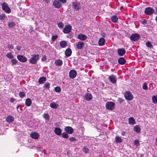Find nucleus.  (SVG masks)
Segmentation results:
<instances>
[{"instance_id":"nucleus-1","label":"nucleus","mask_w":157,"mask_h":157,"mask_svg":"<svg viewBox=\"0 0 157 157\" xmlns=\"http://www.w3.org/2000/svg\"><path fill=\"white\" fill-rule=\"evenodd\" d=\"M31 56V58L29 60V62L32 64L36 63L37 61L39 59V55L38 54H33Z\"/></svg>"},{"instance_id":"nucleus-2","label":"nucleus","mask_w":157,"mask_h":157,"mask_svg":"<svg viewBox=\"0 0 157 157\" xmlns=\"http://www.w3.org/2000/svg\"><path fill=\"white\" fill-rule=\"evenodd\" d=\"M115 104L112 101L107 102L105 105L106 108L108 110H113L114 108Z\"/></svg>"},{"instance_id":"nucleus-3","label":"nucleus","mask_w":157,"mask_h":157,"mask_svg":"<svg viewBox=\"0 0 157 157\" xmlns=\"http://www.w3.org/2000/svg\"><path fill=\"white\" fill-rule=\"evenodd\" d=\"M140 37V35L137 33L132 34L130 37L132 41H137Z\"/></svg>"},{"instance_id":"nucleus-4","label":"nucleus","mask_w":157,"mask_h":157,"mask_svg":"<svg viewBox=\"0 0 157 157\" xmlns=\"http://www.w3.org/2000/svg\"><path fill=\"white\" fill-rule=\"evenodd\" d=\"M2 8L3 10H4L7 13H9L11 12V10L8 6L6 2H4L2 5Z\"/></svg>"},{"instance_id":"nucleus-5","label":"nucleus","mask_w":157,"mask_h":157,"mask_svg":"<svg viewBox=\"0 0 157 157\" xmlns=\"http://www.w3.org/2000/svg\"><path fill=\"white\" fill-rule=\"evenodd\" d=\"M124 97L128 101L132 100L133 98V96L130 92L127 91L125 92L124 94Z\"/></svg>"},{"instance_id":"nucleus-6","label":"nucleus","mask_w":157,"mask_h":157,"mask_svg":"<svg viewBox=\"0 0 157 157\" xmlns=\"http://www.w3.org/2000/svg\"><path fill=\"white\" fill-rule=\"evenodd\" d=\"M72 27L69 25H66L63 29V32L65 34L69 33L71 31Z\"/></svg>"},{"instance_id":"nucleus-7","label":"nucleus","mask_w":157,"mask_h":157,"mask_svg":"<svg viewBox=\"0 0 157 157\" xmlns=\"http://www.w3.org/2000/svg\"><path fill=\"white\" fill-rule=\"evenodd\" d=\"M80 5L79 2L76 1L72 3V7L73 9L76 10H79L80 8Z\"/></svg>"},{"instance_id":"nucleus-8","label":"nucleus","mask_w":157,"mask_h":157,"mask_svg":"<svg viewBox=\"0 0 157 157\" xmlns=\"http://www.w3.org/2000/svg\"><path fill=\"white\" fill-rule=\"evenodd\" d=\"M53 4L56 8L57 9L60 8L62 6V4L59 0H55Z\"/></svg>"},{"instance_id":"nucleus-9","label":"nucleus","mask_w":157,"mask_h":157,"mask_svg":"<svg viewBox=\"0 0 157 157\" xmlns=\"http://www.w3.org/2000/svg\"><path fill=\"white\" fill-rule=\"evenodd\" d=\"M108 79L109 81L112 83L114 84L116 83L117 79H116V76L115 75H110Z\"/></svg>"},{"instance_id":"nucleus-10","label":"nucleus","mask_w":157,"mask_h":157,"mask_svg":"<svg viewBox=\"0 0 157 157\" xmlns=\"http://www.w3.org/2000/svg\"><path fill=\"white\" fill-rule=\"evenodd\" d=\"M17 59L21 62H25L27 61V58L22 55H18L17 56Z\"/></svg>"},{"instance_id":"nucleus-11","label":"nucleus","mask_w":157,"mask_h":157,"mask_svg":"<svg viewBox=\"0 0 157 157\" xmlns=\"http://www.w3.org/2000/svg\"><path fill=\"white\" fill-rule=\"evenodd\" d=\"M76 48L78 49H82L84 46V43L83 42L79 41L75 43Z\"/></svg>"},{"instance_id":"nucleus-12","label":"nucleus","mask_w":157,"mask_h":157,"mask_svg":"<svg viewBox=\"0 0 157 157\" xmlns=\"http://www.w3.org/2000/svg\"><path fill=\"white\" fill-rule=\"evenodd\" d=\"M117 53L119 56H122L125 54L126 51L124 48H118L117 49Z\"/></svg>"},{"instance_id":"nucleus-13","label":"nucleus","mask_w":157,"mask_h":157,"mask_svg":"<svg viewBox=\"0 0 157 157\" xmlns=\"http://www.w3.org/2000/svg\"><path fill=\"white\" fill-rule=\"evenodd\" d=\"M77 75V72L74 70H71L69 73V77L72 78H75Z\"/></svg>"},{"instance_id":"nucleus-14","label":"nucleus","mask_w":157,"mask_h":157,"mask_svg":"<svg viewBox=\"0 0 157 157\" xmlns=\"http://www.w3.org/2000/svg\"><path fill=\"white\" fill-rule=\"evenodd\" d=\"M64 130L66 132L69 134H72L74 132L73 129L70 126L66 127Z\"/></svg>"},{"instance_id":"nucleus-15","label":"nucleus","mask_w":157,"mask_h":157,"mask_svg":"<svg viewBox=\"0 0 157 157\" xmlns=\"http://www.w3.org/2000/svg\"><path fill=\"white\" fill-rule=\"evenodd\" d=\"M30 136L33 139L37 140L39 137V134L36 132H32L30 134Z\"/></svg>"},{"instance_id":"nucleus-16","label":"nucleus","mask_w":157,"mask_h":157,"mask_svg":"<svg viewBox=\"0 0 157 157\" xmlns=\"http://www.w3.org/2000/svg\"><path fill=\"white\" fill-rule=\"evenodd\" d=\"M85 96V99L88 101L91 100L93 98L92 95L90 93H86Z\"/></svg>"},{"instance_id":"nucleus-17","label":"nucleus","mask_w":157,"mask_h":157,"mask_svg":"<svg viewBox=\"0 0 157 157\" xmlns=\"http://www.w3.org/2000/svg\"><path fill=\"white\" fill-rule=\"evenodd\" d=\"M87 36L82 34H78L77 36V38L81 40H84L87 38Z\"/></svg>"},{"instance_id":"nucleus-18","label":"nucleus","mask_w":157,"mask_h":157,"mask_svg":"<svg viewBox=\"0 0 157 157\" xmlns=\"http://www.w3.org/2000/svg\"><path fill=\"white\" fill-rule=\"evenodd\" d=\"M118 63L121 65H124L126 62L125 59L123 57H120L118 59Z\"/></svg>"},{"instance_id":"nucleus-19","label":"nucleus","mask_w":157,"mask_h":157,"mask_svg":"<svg viewBox=\"0 0 157 157\" xmlns=\"http://www.w3.org/2000/svg\"><path fill=\"white\" fill-rule=\"evenodd\" d=\"M54 132L58 136L62 134V130L59 128H55Z\"/></svg>"},{"instance_id":"nucleus-20","label":"nucleus","mask_w":157,"mask_h":157,"mask_svg":"<svg viewBox=\"0 0 157 157\" xmlns=\"http://www.w3.org/2000/svg\"><path fill=\"white\" fill-rule=\"evenodd\" d=\"M105 40L103 37L100 38L98 40V44L99 46H101L105 45Z\"/></svg>"},{"instance_id":"nucleus-21","label":"nucleus","mask_w":157,"mask_h":157,"mask_svg":"<svg viewBox=\"0 0 157 157\" xmlns=\"http://www.w3.org/2000/svg\"><path fill=\"white\" fill-rule=\"evenodd\" d=\"M65 55L67 57L70 56L72 54V51L70 48H67L65 51Z\"/></svg>"},{"instance_id":"nucleus-22","label":"nucleus","mask_w":157,"mask_h":157,"mask_svg":"<svg viewBox=\"0 0 157 157\" xmlns=\"http://www.w3.org/2000/svg\"><path fill=\"white\" fill-rule=\"evenodd\" d=\"M128 122L129 124L134 125L136 124V121L133 117H131L128 118Z\"/></svg>"},{"instance_id":"nucleus-23","label":"nucleus","mask_w":157,"mask_h":157,"mask_svg":"<svg viewBox=\"0 0 157 157\" xmlns=\"http://www.w3.org/2000/svg\"><path fill=\"white\" fill-rule=\"evenodd\" d=\"M63 61L60 59H57L55 61V63L56 66L59 67L63 64Z\"/></svg>"},{"instance_id":"nucleus-24","label":"nucleus","mask_w":157,"mask_h":157,"mask_svg":"<svg viewBox=\"0 0 157 157\" xmlns=\"http://www.w3.org/2000/svg\"><path fill=\"white\" fill-rule=\"evenodd\" d=\"M60 45L61 48H64L67 45L66 41L65 40H62L60 42Z\"/></svg>"},{"instance_id":"nucleus-25","label":"nucleus","mask_w":157,"mask_h":157,"mask_svg":"<svg viewBox=\"0 0 157 157\" xmlns=\"http://www.w3.org/2000/svg\"><path fill=\"white\" fill-rule=\"evenodd\" d=\"M14 120V118L13 117L11 116H7L6 118V121L8 123L11 122Z\"/></svg>"},{"instance_id":"nucleus-26","label":"nucleus","mask_w":157,"mask_h":157,"mask_svg":"<svg viewBox=\"0 0 157 157\" xmlns=\"http://www.w3.org/2000/svg\"><path fill=\"white\" fill-rule=\"evenodd\" d=\"M46 78L44 77H42L40 78L38 80V82L39 84H43L46 81Z\"/></svg>"},{"instance_id":"nucleus-27","label":"nucleus","mask_w":157,"mask_h":157,"mask_svg":"<svg viewBox=\"0 0 157 157\" xmlns=\"http://www.w3.org/2000/svg\"><path fill=\"white\" fill-rule=\"evenodd\" d=\"M25 103L27 106H30L32 103L31 99L29 98H27L25 100Z\"/></svg>"},{"instance_id":"nucleus-28","label":"nucleus","mask_w":157,"mask_h":157,"mask_svg":"<svg viewBox=\"0 0 157 157\" xmlns=\"http://www.w3.org/2000/svg\"><path fill=\"white\" fill-rule=\"evenodd\" d=\"M111 20L113 22L116 23L118 21V17L116 15H114L111 17Z\"/></svg>"},{"instance_id":"nucleus-29","label":"nucleus","mask_w":157,"mask_h":157,"mask_svg":"<svg viewBox=\"0 0 157 157\" xmlns=\"http://www.w3.org/2000/svg\"><path fill=\"white\" fill-rule=\"evenodd\" d=\"M58 104L55 103V102H52L50 104V106L52 108L56 109L58 106Z\"/></svg>"},{"instance_id":"nucleus-30","label":"nucleus","mask_w":157,"mask_h":157,"mask_svg":"<svg viewBox=\"0 0 157 157\" xmlns=\"http://www.w3.org/2000/svg\"><path fill=\"white\" fill-rule=\"evenodd\" d=\"M7 25L10 28H12L15 25V23L14 21L10 22H8Z\"/></svg>"},{"instance_id":"nucleus-31","label":"nucleus","mask_w":157,"mask_h":157,"mask_svg":"<svg viewBox=\"0 0 157 157\" xmlns=\"http://www.w3.org/2000/svg\"><path fill=\"white\" fill-rule=\"evenodd\" d=\"M134 130L137 133H139L140 131V128L138 125L135 126L134 128Z\"/></svg>"},{"instance_id":"nucleus-32","label":"nucleus","mask_w":157,"mask_h":157,"mask_svg":"<svg viewBox=\"0 0 157 157\" xmlns=\"http://www.w3.org/2000/svg\"><path fill=\"white\" fill-rule=\"evenodd\" d=\"M115 140L116 143H120L122 141V139L120 137L118 136H116L115 137Z\"/></svg>"},{"instance_id":"nucleus-33","label":"nucleus","mask_w":157,"mask_h":157,"mask_svg":"<svg viewBox=\"0 0 157 157\" xmlns=\"http://www.w3.org/2000/svg\"><path fill=\"white\" fill-rule=\"evenodd\" d=\"M61 135H62V137L64 138L67 139L69 137L68 133L66 132H63Z\"/></svg>"},{"instance_id":"nucleus-34","label":"nucleus","mask_w":157,"mask_h":157,"mask_svg":"<svg viewBox=\"0 0 157 157\" xmlns=\"http://www.w3.org/2000/svg\"><path fill=\"white\" fill-rule=\"evenodd\" d=\"M83 151L85 154H88L89 153V150L86 147H84L82 149Z\"/></svg>"},{"instance_id":"nucleus-35","label":"nucleus","mask_w":157,"mask_h":157,"mask_svg":"<svg viewBox=\"0 0 157 157\" xmlns=\"http://www.w3.org/2000/svg\"><path fill=\"white\" fill-rule=\"evenodd\" d=\"M154 12L152 8L150 7H148V15H151Z\"/></svg>"},{"instance_id":"nucleus-36","label":"nucleus","mask_w":157,"mask_h":157,"mask_svg":"<svg viewBox=\"0 0 157 157\" xmlns=\"http://www.w3.org/2000/svg\"><path fill=\"white\" fill-rule=\"evenodd\" d=\"M19 95L20 97L21 98H23L24 97H25L26 96L25 92H20L19 93Z\"/></svg>"},{"instance_id":"nucleus-37","label":"nucleus","mask_w":157,"mask_h":157,"mask_svg":"<svg viewBox=\"0 0 157 157\" xmlns=\"http://www.w3.org/2000/svg\"><path fill=\"white\" fill-rule=\"evenodd\" d=\"M152 101L154 103H157V95H154L152 98Z\"/></svg>"},{"instance_id":"nucleus-38","label":"nucleus","mask_w":157,"mask_h":157,"mask_svg":"<svg viewBox=\"0 0 157 157\" xmlns=\"http://www.w3.org/2000/svg\"><path fill=\"white\" fill-rule=\"evenodd\" d=\"M6 56L10 59H13V56L12 55L11 52H8L6 55Z\"/></svg>"},{"instance_id":"nucleus-39","label":"nucleus","mask_w":157,"mask_h":157,"mask_svg":"<svg viewBox=\"0 0 157 157\" xmlns=\"http://www.w3.org/2000/svg\"><path fill=\"white\" fill-rule=\"evenodd\" d=\"M43 117L46 120H49V116L48 113H44L43 115Z\"/></svg>"},{"instance_id":"nucleus-40","label":"nucleus","mask_w":157,"mask_h":157,"mask_svg":"<svg viewBox=\"0 0 157 157\" xmlns=\"http://www.w3.org/2000/svg\"><path fill=\"white\" fill-rule=\"evenodd\" d=\"M57 25L58 27L61 29H62L63 28L64 26L62 22H59L58 23Z\"/></svg>"},{"instance_id":"nucleus-41","label":"nucleus","mask_w":157,"mask_h":157,"mask_svg":"<svg viewBox=\"0 0 157 157\" xmlns=\"http://www.w3.org/2000/svg\"><path fill=\"white\" fill-rule=\"evenodd\" d=\"M11 62L12 63V65H16L18 63V61L16 59H13L11 60Z\"/></svg>"},{"instance_id":"nucleus-42","label":"nucleus","mask_w":157,"mask_h":157,"mask_svg":"<svg viewBox=\"0 0 157 157\" xmlns=\"http://www.w3.org/2000/svg\"><path fill=\"white\" fill-rule=\"evenodd\" d=\"M50 83L49 82L46 83L44 86V88H48L49 89L50 87Z\"/></svg>"},{"instance_id":"nucleus-43","label":"nucleus","mask_w":157,"mask_h":157,"mask_svg":"<svg viewBox=\"0 0 157 157\" xmlns=\"http://www.w3.org/2000/svg\"><path fill=\"white\" fill-rule=\"evenodd\" d=\"M134 144L136 146H140V143L139 141L137 140H136L134 141Z\"/></svg>"},{"instance_id":"nucleus-44","label":"nucleus","mask_w":157,"mask_h":157,"mask_svg":"<svg viewBox=\"0 0 157 157\" xmlns=\"http://www.w3.org/2000/svg\"><path fill=\"white\" fill-rule=\"evenodd\" d=\"M141 22L142 25V26H144L147 24V21L145 19H143L141 21Z\"/></svg>"},{"instance_id":"nucleus-45","label":"nucleus","mask_w":157,"mask_h":157,"mask_svg":"<svg viewBox=\"0 0 157 157\" xmlns=\"http://www.w3.org/2000/svg\"><path fill=\"white\" fill-rule=\"evenodd\" d=\"M58 36L56 35H52V40L53 41H55L58 38Z\"/></svg>"},{"instance_id":"nucleus-46","label":"nucleus","mask_w":157,"mask_h":157,"mask_svg":"<svg viewBox=\"0 0 157 157\" xmlns=\"http://www.w3.org/2000/svg\"><path fill=\"white\" fill-rule=\"evenodd\" d=\"M55 90L56 92H59L61 91V89L59 87L56 86L55 88Z\"/></svg>"},{"instance_id":"nucleus-47","label":"nucleus","mask_w":157,"mask_h":157,"mask_svg":"<svg viewBox=\"0 0 157 157\" xmlns=\"http://www.w3.org/2000/svg\"><path fill=\"white\" fill-rule=\"evenodd\" d=\"M69 140L70 142L74 141L76 140L75 137L73 136L70 137L69 138Z\"/></svg>"},{"instance_id":"nucleus-48","label":"nucleus","mask_w":157,"mask_h":157,"mask_svg":"<svg viewBox=\"0 0 157 157\" xmlns=\"http://www.w3.org/2000/svg\"><path fill=\"white\" fill-rule=\"evenodd\" d=\"M7 48L9 49H13L14 48L13 46L10 44H9L7 45Z\"/></svg>"},{"instance_id":"nucleus-49","label":"nucleus","mask_w":157,"mask_h":157,"mask_svg":"<svg viewBox=\"0 0 157 157\" xmlns=\"http://www.w3.org/2000/svg\"><path fill=\"white\" fill-rule=\"evenodd\" d=\"M6 15L5 14H3L0 15V20H4Z\"/></svg>"},{"instance_id":"nucleus-50","label":"nucleus","mask_w":157,"mask_h":157,"mask_svg":"<svg viewBox=\"0 0 157 157\" xmlns=\"http://www.w3.org/2000/svg\"><path fill=\"white\" fill-rule=\"evenodd\" d=\"M147 83L146 82L144 83L143 86V88L145 90L147 89Z\"/></svg>"},{"instance_id":"nucleus-51","label":"nucleus","mask_w":157,"mask_h":157,"mask_svg":"<svg viewBox=\"0 0 157 157\" xmlns=\"http://www.w3.org/2000/svg\"><path fill=\"white\" fill-rule=\"evenodd\" d=\"M117 101L120 103H122L124 101V100L121 98H119L117 99Z\"/></svg>"},{"instance_id":"nucleus-52","label":"nucleus","mask_w":157,"mask_h":157,"mask_svg":"<svg viewBox=\"0 0 157 157\" xmlns=\"http://www.w3.org/2000/svg\"><path fill=\"white\" fill-rule=\"evenodd\" d=\"M153 45L151 44V42L148 41V48H151L152 47Z\"/></svg>"},{"instance_id":"nucleus-53","label":"nucleus","mask_w":157,"mask_h":157,"mask_svg":"<svg viewBox=\"0 0 157 157\" xmlns=\"http://www.w3.org/2000/svg\"><path fill=\"white\" fill-rule=\"evenodd\" d=\"M47 60V57L45 55L43 56V57L41 59L42 61H45Z\"/></svg>"},{"instance_id":"nucleus-54","label":"nucleus","mask_w":157,"mask_h":157,"mask_svg":"<svg viewBox=\"0 0 157 157\" xmlns=\"http://www.w3.org/2000/svg\"><path fill=\"white\" fill-rule=\"evenodd\" d=\"M15 101V99L13 98H11L10 99V101L11 103H13Z\"/></svg>"},{"instance_id":"nucleus-55","label":"nucleus","mask_w":157,"mask_h":157,"mask_svg":"<svg viewBox=\"0 0 157 157\" xmlns=\"http://www.w3.org/2000/svg\"><path fill=\"white\" fill-rule=\"evenodd\" d=\"M21 47L20 46H17L16 47V49L17 50V51L20 50H21Z\"/></svg>"},{"instance_id":"nucleus-56","label":"nucleus","mask_w":157,"mask_h":157,"mask_svg":"<svg viewBox=\"0 0 157 157\" xmlns=\"http://www.w3.org/2000/svg\"><path fill=\"white\" fill-rule=\"evenodd\" d=\"M60 1V2L62 3H66L67 1V0H59Z\"/></svg>"},{"instance_id":"nucleus-57","label":"nucleus","mask_w":157,"mask_h":157,"mask_svg":"<svg viewBox=\"0 0 157 157\" xmlns=\"http://www.w3.org/2000/svg\"><path fill=\"white\" fill-rule=\"evenodd\" d=\"M126 133L124 132H122L121 133V134L123 136H124L125 135Z\"/></svg>"},{"instance_id":"nucleus-58","label":"nucleus","mask_w":157,"mask_h":157,"mask_svg":"<svg viewBox=\"0 0 157 157\" xmlns=\"http://www.w3.org/2000/svg\"><path fill=\"white\" fill-rule=\"evenodd\" d=\"M144 13L146 14H147V8H146L144 11Z\"/></svg>"},{"instance_id":"nucleus-59","label":"nucleus","mask_w":157,"mask_h":157,"mask_svg":"<svg viewBox=\"0 0 157 157\" xmlns=\"http://www.w3.org/2000/svg\"><path fill=\"white\" fill-rule=\"evenodd\" d=\"M44 1L47 3H48L50 2V0H44Z\"/></svg>"},{"instance_id":"nucleus-60","label":"nucleus","mask_w":157,"mask_h":157,"mask_svg":"<svg viewBox=\"0 0 157 157\" xmlns=\"http://www.w3.org/2000/svg\"><path fill=\"white\" fill-rule=\"evenodd\" d=\"M21 106L20 105H19L17 107V109H18L19 107Z\"/></svg>"},{"instance_id":"nucleus-61","label":"nucleus","mask_w":157,"mask_h":157,"mask_svg":"<svg viewBox=\"0 0 157 157\" xmlns=\"http://www.w3.org/2000/svg\"><path fill=\"white\" fill-rule=\"evenodd\" d=\"M155 141L156 143V145H157V137L155 138Z\"/></svg>"},{"instance_id":"nucleus-62","label":"nucleus","mask_w":157,"mask_h":157,"mask_svg":"<svg viewBox=\"0 0 157 157\" xmlns=\"http://www.w3.org/2000/svg\"><path fill=\"white\" fill-rule=\"evenodd\" d=\"M147 42H146V46H147Z\"/></svg>"},{"instance_id":"nucleus-63","label":"nucleus","mask_w":157,"mask_h":157,"mask_svg":"<svg viewBox=\"0 0 157 157\" xmlns=\"http://www.w3.org/2000/svg\"><path fill=\"white\" fill-rule=\"evenodd\" d=\"M155 20L157 21V16H156L155 17Z\"/></svg>"},{"instance_id":"nucleus-64","label":"nucleus","mask_w":157,"mask_h":157,"mask_svg":"<svg viewBox=\"0 0 157 157\" xmlns=\"http://www.w3.org/2000/svg\"><path fill=\"white\" fill-rule=\"evenodd\" d=\"M156 12L157 13V8H156Z\"/></svg>"}]
</instances>
